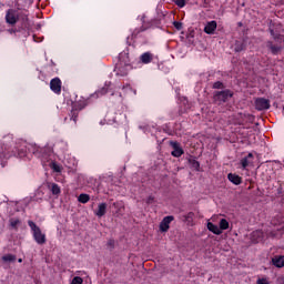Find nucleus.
Here are the masks:
<instances>
[{
    "instance_id": "13",
    "label": "nucleus",
    "mask_w": 284,
    "mask_h": 284,
    "mask_svg": "<svg viewBox=\"0 0 284 284\" xmlns=\"http://www.w3.org/2000/svg\"><path fill=\"white\" fill-rule=\"evenodd\" d=\"M106 207H108L106 203H100L98 205V211L95 212V215L98 217H103L106 214Z\"/></svg>"
},
{
    "instance_id": "21",
    "label": "nucleus",
    "mask_w": 284,
    "mask_h": 284,
    "mask_svg": "<svg viewBox=\"0 0 284 284\" xmlns=\"http://www.w3.org/2000/svg\"><path fill=\"white\" fill-rule=\"evenodd\" d=\"M106 247L109 250H114L115 247V241L114 240H109L108 243H106Z\"/></svg>"
},
{
    "instance_id": "1",
    "label": "nucleus",
    "mask_w": 284,
    "mask_h": 284,
    "mask_svg": "<svg viewBox=\"0 0 284 284\" xmlns=\"http://www.w3.org/2000/svg\"><path fill=\"white\" fill-rule=\"evenodd\" d=\"M28 225L33 233V239L36 243L39 245H44L47 239L45 235L42 233L41 229L33 221H28Z\"/></svg>"
},
{
    "instance_id": "11",
    "label": "nucleus",
    "mask_w": 284,
    "mask_h": 284,
    "mask_svg": "<svg viewBox=\"0 0 284 284\" xmlns=\"http://www.w3.org/2000/svg\"><path fill=\"white\" fill-rule=\"evenodd\" d=\"M227 179L234 185H241L242 184V178L237 174L229 173Z\"/></svg>"
},
{
    "instance_id": "9",
    "label": "nucleus",
    "mask_w": 284,
    "mask_h": 284,
    "mask_svg": "<svg viewBox=\"0 0 284 284\" xmlns=\"http://www.w3.org/2000/svg\"><path fill=\"white\" fill-rule=\"evenodd\" d=\"M206 227H207V231L213 233L214 235H222V230L217 227V225L213 224L212 222H207Z\"/></svg>"
},
{
    "instance_id": "30",
    "label": "nucleus",
    "mask_w": 284,
    "mask_h": 284,
    "mask_svg": "<svg viewBox=\"0 0 284 284\" xmlns=\"http://www.w3.org/2000/svg\"><path fill=\"white\" fill-rule=\"evenodd\" d=\"M253 156H254L253 153H248L246 159H253Z\"/></svg>"
},
{
    "instance_id": "24",
    "label": "nucleus",
    "mask_w": 284,
    "mask_h": 284,
    "mask_svg": "<svg viewBox=\"0 0 284 284\" xmlns=\"http://www.w3.org/2000/svg\"><path fill=\"white\" fill-rule=\"evenodd\" d=\"M51 169H52L54 172H61V168H60L55 162H52V163H51Z\"/></svg>"
},
{
    "instance_id": "20",
    "label": "nucleus",
    "mask_w": 284,
    "mask_h": 284,
    "mask_svg": "<svg viewBox=\"0 0 284 284\" xmlns=\"http://www.w3.org/2000/svg\"><path fill=\"white\" fill-rule=\"evenodd\" d=\"M71 284H83V280L80 276H75L72 278Z\"/></svg>"
},
{
    "instance_id": "16",
    "label": "nucleus",
    "mask_w": 284,
    "mask_h": 284,
    "mask_svg": "<svg viewBox=\"0 0 284 284\" xmlns=\"http://www.w3.org/2000/svg\"><path fill=\"white\" fill-rule=\"evenodd\" d=\"M17 261V256L12 254H7L2 257V262L4 263H14Z\"/></svg>"
},
{
    "instance_id": "29",
    "label": "nucleus",
    "mask_w": 284,
    "mask_h": 284,
    "mask_svg": "<svg viewBox=\"0 0 284 284\" xmlns=\"http://www.w3.org/2000/svg\"><path fill=\"white\" fill-rule=\"evenodd\" d=\"M153 201H154V199H153L152 196H150V197L148 199L146 203H148V204H151V203H153Z\"/></svg>"
},
{
    "instance_id": "4",
    "label": "nucleus",
    "mask_w": 284,
    "mask_h": 284,
    "mask_svg": "<svg viewBox=\"0 0 284 284\" xmlns=\"http://www.w3.org/2000/svg\"><path fill=\"white\" fill-rule=\"evenodd\" d=\"M174 221V216H165L160 223V232L166 233L170 230V224Z\"/></svg>"
},
{
    "instance_id": "26",
    "label": "nucleus",
    "mask_w": 284,
    "mask_h": 284,
    "mask_svg": "<svg viewBox=\"0 0 284 284\" xmlns=\"http://www.w3.org/2000/svg\"><path fill=\"white\" fill-rule=\"evenodd\" d=\"M175 4L183 8L185 6V0H175Z\"/></svg>"
},
{
    "instance_id": "28",
    "label": "nucleus",
    "mask_w": 284,
    "mask_h": 284,
    "mask_svg": "<svg viewBox=\"0 0 284 284\" xmlns=\"http://www.w3.org/2000/svg\"><path fill=\"white\" fill-rule=\"evenodd\" d=\"M194 217V213L193 212H189L186 215H185V220L189 221V220H193Z\"/></svg>"
},
{
    "instance_id": "31",
    "label": "nucleus",
    "mask_w": 284,
    "mask_h": 284,
    "mask_svg": "<svg viewBox=\"0 0 284 284\" xmlns=\"http://www.w3.org/2000/svg\"><path fill=\"white\" fill-rule=\"evenodd\" d=\"M77 121H78V116L74 115V116H73V122L77 123Z\"/></svg>"
},
{
    "instance_id": "7",
    "label": "nucleus",
    "mask_w": 284,
    "mask_h": 284,
    "mask_svg": "<svg viewBox=\"0 0 284 284\" xmlns=\"http://www.w3.org/2000/svg\"><path fill=\"white\" fill-rule=\"evenodd\" d=\"M171 145L173 148V151L171 152L172 156H182L184 154L183 149L180 148V144L178 142H171Z\"/></svg>"
},
{
    "instance_id": "6",
    "label": "nucleus",
    "mask_w": 284,
    "mask_h": 284,
    "mask_svg": "<svg viewBox=\"0 0 284 284\" xmlns=\"http://www.w3.org/2000/svg\"><path fill=\"white\" fill-rule=\"evenodd\" d=\"M50 90H52V92H55L58 94V92H61V80L55 78L52 79L50 81Z\"/></svg>"
},
{
    "instance_id": "15",
    "label": "nucleus",
    "mask_w": 284,
    "mask_h": 284,
    "mask_svg": "<svg viewBox=\"0 0 284 284\" xmlns=\"http://www.w3.org/2000/svg\"><path fill=\"white\" fill-rule=\"evenodd\" d=\"M219 226L220 231H227L230 229V223L227 220L222 219L219 223Z\"/></svg>"
},
{
    "instance_id": "32",
    "label": "nucleus",
    "mask_w": 284,
    "mask_h": 284,
    "mask_svg": "<svg viewBox=\"0 0 284 284\" xmlns=\"http://www.w3.org/2000/svg\"><path fill=\"white\" fill-rule=\"evenodd\" d=\"M18 263H22V258H18Z\"/></svg>"
},
{
    "instance_id": "22",
    "label": "nucleus",
    "mask_w": 284,
    "mask_h": 284,
    "mask_svg": "<svg viewBox=\"0 0 284 284\" xmlns=\"http://www.w3.org/2000/svg\"><path fill=\"white\" fill-rule=\"evenodd\" d=\"M241 165H242V168H247L250 165L248 158H243L241 160Z\"/></svg>"
},
{
    "instance_id": "17",
    "label": "nucleus",
    "mask_w": 284,
    "mask_h": 284,
    "mask_svg": "<svg viewBox=\"0 0 284 284\" xmlns=\"http://www.w3.org/2000/svg\"><path fill=\"white\" fill-rule=\"evenodd\" d=\"M90 201V195L89 194H80L78 196V202L81 204H87Z\"/></svg>"
},
{
    "instance_id": "23",
    "label": "nucleus",
    "mask_w": 284,
    "mask_h": 284,
    "mask_svg": "<svg viewBox=\"0 0 284 284\" xmlns=\"http://www.w3.org/2000/svg\"><path fill=\"white\" fill-rule=\"evenodd\" d=\"M214 90H222L224 88L223 83L217 81L213 84Z\"/></svg>"
},
{
    "instance_id": "18",
    "label": "nucleus",
    "mask_w": 284,
    "mask_h": 284,
    "mask_svg": "<svg viewBox=\"0 0 284 284\" xmlns=\"http://www.w3.org/2000/svg\"><path fill=\"white\" fill-rule=\"evenodd\" d=\"M152 58H153L152 54L146 52L141 55V61L142 63H151Z\"/></svg>"
},
{
    "instance_id": "33",
    "label": "nucleus",
    "mask_w": 284,
    "mask_h": 284,
    "mask_svg": "<svg viewBox=\"0 0 284 284\" xmlns=\"http://www.w3.org/2000/svg\"><path fill=\"white\" fill-rule=\"evenodd\" d=\"M257 284H264L261 280H258Z\"/></svg>"
},
{
    "instance_id": "27",
    "label": "nucleus",
    "mask_w": 284,
    "mask_h": 284,
    "mask_svg": "<svg viewBox=\"0 0 284 284\" xmlns=\"http://www.w3.org/2000/svg\"><path fill=\"white\" fill-rule=\"evenodd\" d=\"M173 26H174L178 30H181V29L183 28L182 22H178V21H174V22H173Z\"/></svg>"
},
{
    "instance_id": "2",
    "label": "nucleus",
    "mask_w": 284,
    "mask_h": 284,
    "mask_svg": "<svg viewBox=\"0 0 284 284\" xmlns=\"http://www.w3.org/2000/svg\"><path fill=\"white\" fill-rule=\"evenodd\" d=\"M231 97H233V93L230 90L219 91L214 94V101L226 103Z\"/></svg>"
},
{
    "instance_id": "14",
    "label": "nucleus",
    "mask_w": 284,
    "mask_h": 284,
    "mask_svg": "<svg viewBox=\"0 0 284 284\" xmlns=\"http://www.w3.org/2000/svg\"><path fill=\"white\" fill-rule=\"evenodd\" d=\"M48 187H50L52 195H60L61 189L58 184L51 183V184H48Z\"/></svg>"
},
{
    "instance_id": "3",
    "label": "nucleus",
    "mask_w": 284,
    "mask_h": 284,
    "mask_svg": "<svg viewBox=\"0 0 284 284\" xmlns=\"http://www.w3.org/2000/svg\"><path fill=\"white\" fill-rule=\"evenodd\" d=\"M255 108L257 110H260V111H262V110H270L271 101L268 99L257 98L255 100Z\"/></svg>"
},
{
    "instance_id": "25",
    "label": "nucleus",
    "mask_w": 284,
    "mask_h": 284,
    "mask_svg": "<svg viewBox=\"0 0 284 284\" xmlns=\"http://www.w3.org/2000/svg\"><path fill=\"white\" fill-rule=\"evenodd\" d=\"M190 163H191V165H192V168H193L194 170H199V168H200V162H197V161H195V160H192V161H190Z\"/></svg>"
},
{
    "instance_id": "8",
    "label": "nucleus",
    "mask_w": 284,
    "mask_h": 284,
    "mask_svg": "<svg viewBox=\"0 0 284 284\" xmlns=\"http://www.w3.org/2000/svg\"><path fill=\"white\" fill-rule=\"evenodd\" d=\"M217 28V22L216 21H210L205 27H204V32L207 34H213L214 31Z\"/></svg>"
},
{
    "instance_id": "12",
    "label": "nucleus",
    "mask_w": 284,
    "mask_h": 284,
    "mask_svg": "<svg viewBox=\"0 0 284 284\" xmlns=\"http://www.w3.org/2000/svg\"><path fill=\"white\" fill-rule=\"evenodd\" d=\"M266 47L271 50V52L273 54H278L282 50H283V47L282 45H275L273 42L268 41L266 43Z\"/></svg>"
},
{
    "instance_id": "19",
    "label": "nucleus",
    "mask_w": 284,
    "mask_h": 284,
    "mask_svg": "<svg viewBox=\"0 0 284 284\" xmlns=\"http://www.w3.org/2000/svg\"><path fill=\"white\" fill-rule=\"evenodd\" d=\"M9 223L12 229L17 230V226L20 224V220L19 219H10Z\"/></svg>"
},
{
    "instance_id": "10",
    "label": "nucleus",
    "mask_w": 284,
    "mask_h": 284,
    "mask_svg": "<svg viewBox=\"0 0 284 284\" xmlns=\"http://www.w3.org/2000/svg\"><path fill=\"white\" fill-rule=\"evenodd\" d=\"M272 264L277 267V268H283L284 267V255L280 256H274L272 258Z\"/></svg>"
},
{
    "instance_id": "5",
    "label": "nucleus",
    "mask_w": 284,
    "mask_h": 284,
    "mask_svg": "<svg viewBox=\"0 0 284 284\" xmlns=\"http://www.w3.org/2000/svg\"><path fill=\"white\" fill-rule=\"evenodd\" d=\"M6 19L9 24H16L19 21V14L17 13L16 10L10 9L7 11Z\"/></svg>"
}]
</instances>
